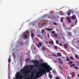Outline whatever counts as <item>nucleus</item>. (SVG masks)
Listing matches in <instances>:
<instances>
[{"label":"nucleus","instance_id":"10","mask_svg":"<svg viewBox=\"0 0 79 79\" xmlns=\"http://www.w3.org/2000/svg\"><path fill=\"white\" fill-rule=\"evenodd\" d=\"M76 17L75 15H73L71 17V19H75L74 20H76V19H76Z\"/></svg>","mask_w":79,"mask_h":79},{"label":"nucleus","instance_id":"18","mask_svg":"<svg viewBox=\"0 0 79 79\" xmlns=\"http://www.w3.org/2000/svg\"><path fill=\"white\" fill-rule=\"evenodd\" d=\"M24 44L25 45H28L29 44V43L27 42H25L24 43H23L22 44H21V45H23Z\"/></svg>","mask_w":79,"mask_h":79},{"label":"nucleus","instance_id":"59","mask_svg":"<svg viewBox=\"0 0 79 79\" xmlns=\"http://www.w3.org/2000/svg\"><path fill=\"white\" fill-rule=\"evenodd\" d=\"M32 67H34V66H32Z\"/></svg>","mask_w":79,"mask_h":79},{"label":"nucleus","instance_id":"8","mask_svg":"<svg viewBox=\"0 0 79 79\" xmlns=\"http://www.w3.org/2000/svg\"><path fill=\"white\" fill-rule=\"evenodd\" d=\"M73 13V11L72 10H69L67 12V15L68 16H69V15H70V14H71V13Z\"/></svg>","mask_w":79,"mask_h":79},{"label":"nucleus","instance_id":"49","mask_svg":"<svg viewBox=\"0 0 79 79\" xmlns=\"http://www.w3.org/2000/svg\"><path fill=\"white\" fill-rule=\"evenodd\" d=\"M13 57H15V56H14V55H15V53H13Z\"/></svg>","mask_w":79,"mask_h":79},{"label":"nucleus","instance_id":"24","mask_svg":"<svg viewBox=\"0 0 79 79\" xmlns=\"http://www.w3.org/2000/svg\"><path fill=\"white\" fill-rule=\"evenodd\" d=\"M52 56H56V57H57V55H56V54H52Z\"/></svg>","mask_w":79,"mask_h":79},{"label":"nucleus","instance_id":"26","mask_svg":"<svg viewBox=\"0 0 79 79\" xmlns=\"http://www.w3.org/2000/svg\"><path fill=\"white\" fill-rule=\"evenodd\" d=\"M75 58H76L77 59H79V56H78V55H75Z\"/></svg>","mask_w":79,"mask_h":79},{"label":"nucleus","instance_id":"1","mask_svg":"<svg viewBox=\"0 0 79 79\" xmlns=\"http://www.w3.org/2000/svg\"><path fill=\"white\" fill-rule=\"evenodd\" d=\"M26 68L24 67L23 69H22L20 70V72L22 73H24V74H25V75L24 76V77L25 78L29 76V73H32V66H31V68L27 69V72H25Z\"/></svg>","mask_w":79,"mask_h":79},{"label":"nucleus","instance_id":"2","mask_svg":"<svg viewBox=\"0 0 79 79\" xmlns=\"http://www.w3.org/2000/svg\"><path fill=\"white\" fill-rule=\"evenodd\" d=\"M44 64H45L47 68H45L44 70L43 71H41V73L44 76V74H46L47 73H51V72H50L51 70H52V67H50V66L48 65L47 63H43Z\"/></svg>","mask_w":79,"mask_h":79},{"label":"nucleus","instance_id":"36","mask_svg":"<svg viewBox=\"0 0 79 79\" xmlns=\"http://www.w3.org/2000/svg\"><path fill=\"white\" fill-rule=\"evenodd\" d=\"M56 44H59V41H58V40L56 41Z\"/></svg>","mask_w":79,"mask_h":79},{"label":"nucleus","instance_id":"37","mask_svg":"<svg viewBox=\"0 0 79 79\" xmlns=\"http://www.w3.org/2000/svg\"><path fill=\"white\" fill-rule=\"evenodd\" d=\"M70 59H71V60H74V59L73 57L71 56H70Z\"/></svg>","mask_w":79,"mask_h":79},{"label":"nucleus","instance_id":"55","mask_svg":"<svg viewBox=\"0 0 79 79\" xmlns=\"http://www.w3.org/2000/svg\"><path fill=\"white\" fill-rule=\"evenodd\" d=\"M9 64H8L9 65H10V63H9Z\"/></svg>","mask_w":79,"mask_h":79},{"label":"nucleus","instance_id":"34","mask_svg":"<svg viewBox=\"0 0 79 79\" xmlns=\"http://www.w3.org/2000/svg\"><path fill=\"white\" fill-rule=\"evenodd\" d=\"M52 33L53 35L55 34V31H53L52 32Z\"/></svg>","mask_w":79,"mask_h":79},{"label":"nucleus","instance_id":"48","mask_svg":"<svg viewBox=\"0 0 79 79\" xmlns=\"http://www.w3.org/2000/svg\"><path fill=\"white\" fill-rule=\"evenodd\" d=\"M59 45H60V46H62V44H61L60 43Z\"/></svg>","mask_w":79,"mask_h":79},{"label":"nucleus","instance_id":"53","mask_svg":"<svg viewBox=\"0 0 79 79\" xmlns=\"http://www.w3.org/2000/svg\"><path fill=\"white\" fill-rule=\"evenodd\" d=\"M27 68H28V69H29V66L27 65Z\"/></svg>","mask_w":79,"mask_h":79},{"label":"nucleus","instance_id":"13","mask_svg":"<svg viewBox=\"0 0 79 79\" xmlns=\"http://www.w3.org/2000/svg\"><path fill=\"white\" fill-rule=\"evenodd\" d=\"M64 47L65 49H67L68 48V45L66 44L64 45Z\"/></svg>","mask_w":79,"mask_h":79},{"label":"nucleus","instance_id":"35","mask_svg":"<svg viewBox=\"0 0 79 79\" xmlns=\"http://www.w3.org/2000/svg\"><path fill=\"white\" fill-rule=\"evenodd\" d=\"M71 32H68L67 34L68 35H70V34H71Z\"/></svg>","mask_w":79,"mask_h":79},{"label":"nucleus","instance_id":"17","mask_svg":"<svg viewBox=\"0 0 79 79\" xmlns=\"http://www.w3.org/2000/svg\"><path fill=\"white\" fill-rule=\"evenodd\" d=\"M63 19H64V18L63 17H62L60 19V20L61 23H63Z\"/></svg>","mask_w":79,"mask_h":79},{"label":"nucleus","instance_id":"46","mask_svg":"<svg viewBox=\"0 0 79 79\" xmlns=\"http://www.w3.org/2000/svg\"><path fill=\"white\" fill-rule=\"evenodd\" d=\"M53 24H54V25H57V23H53Z\"/></svg>","mask_w":79,"mask_h":79},{"label":"nucleus","instance_id":"4","mask_svg":"<svg viewBox=\"0 0 79 79\" xmlns=\"http://www.w3.org/2000/svg\"><path fill=\"white\" fill-rule=\"evenodd\" d=\"M27 33V31H26L25 32H24L23 35H22L20 36V38L19 40L18 41H20V42H22V41L21 40H22L23 38H24H24L25 39H28V40H29V36H27V35L26 34Z\"/></svg>","mask_w":79,"mask_h":79},{"label":"nucleus","instance_id":"39","mask_svg":"<svg viewBox=\"0 0 79 79\" xmlns=\"http://www.w3.org/2000/svg\"><path fill=\"white\" fill-rule=\"evenodd\" d=\"M47 16H48L47 15H44V18H46Z\"/></svg>","mask_w":79,"mask_h":79},{"label":"nucleus","instance_id":"58","mask_svg":"<svg viewBox=\"0 0 79 79\" xmlns=\"http://www.w3.org/2000/svg\"><path fill=\"white\" fill-rule=\"evenodd\" d=\"M56 31H58V29H56Z\"/></svg>","mask_w":79,"mask_h":79},{"label":"nucleus","instance_id":"27","mask_svg":"<svg viewBox=\"0 0 79 79\" xmlns=\"http://www.w3.org/2000/svg\"><path fill=\"white\" fill-rule=\"evenodd\" d=\"M45 32V30L44 29H42L41 30V33L42 34H44Z\"/></svg>","mask_w":79,"mask_h":79},{"label":"nucleus","instance_id":"19","mask_svg":"<svg viewBox=\"0 0 79 79\" xmlns=\"http://www.w3.org/2000/svg\"><path fill=\"white\" fill-rule=\"evenodd\" d=\"M37 37H39V38H42V36L40 34L37 35Z\"/></svg>","mask_w":79,"mask_h":79},{"label":"nucleus","instance_id":"21","mask_svg":"<svg viewBox=\"0 0 79 79\" xmlns=\"http://www.w3.org/2000/svg\"><path fill=\"white\" fill-rule=\"evenodd\" d=\"M46 49V48H45V47H44V46H43L42 48V50H45Z\"/></svg>","mask_w":79,"mask_h":79},{"label":"nucleus","instance_id":"52","mask_svg":"<svg viewBox=\"0 0 79 79\" xmlns=\"http://www.w3.org/2000/svg\"><path fill=\"white\" fill-rule=\"evenodd\" d=\"M48 43H49V44H51V42L49 41L48 42Z\"/></svg>","mask_w":79,"mask_h":79},{"label":"nucleus","instance_id":"31","mask_svg":"<svg viewBox=\"0 0 79 79\" xmlns=\"http://www.w3.org/2000/svg\"><path fill=\"white\" fill-rule=\"evenodd\" d=\"M56 79H60V78L59 77L57 76L56 77Z\"/></svg>","mask_w":79,"mask_h":79},{"label":"nucleus","instance_id":"29","mask_svg":"<svg viewBox=\"0 0 79 79\" xmlns=\"http://www.w3.org/2000/svg\"><path fill=\"white\" fill-rule=\"evenodd\" d=\"M70 66L71 67H73L75 66V64H73L71 65H70Z\"/></svg>","mask_w":79,"mask_h":79},{"label":"nucleus","instance_id":"47","mask_svg":"<svg viewBox=\"0 0 79 79\" xmlns=\"http://www.w3.org/2000/svg\"><path fill=\"white\" fill-rule=\"evenodd\" d=\"M68 79H71V77H70L68 76Z\"/></svg>","mask_w":79,"mask_h":79},{"label":"nucleus","instance_id":"45","mask_svg":"<svg viewBox=\"0 0 79 79\" xmlns=\"http://www.w3.org/2000/svg\"><path fill=\"white\" fill-rule=\"evenodd\" d=\"M53 72L54 73H56V71L55 70H53Z\"/></svg>","mask_w":79,"mask_h":79},{"label":"nucleus","instance_id":"22","mask_svg":"<svg viewBox=\"0 0 79 79\" xmlns=\"http://www.w3.org/2000/svg\"><path fill=\"white\" fill-rule=\"evenodd\" d=\"M49 77L50 79H52V76L50 74H49Z\"/></svg>","mask_w":79,"mask_h":79},{"label":"nucleus","instance_id":"43","mask_svg":"<svg viewBox=\"0 0 79 79\" xmlns=\"http://www.w3.org/2000/svg\"><path fill=\"white\" fill-rule=\"evenodd\" d=\"M58 60L60 61H61V59L60 58H58Z\"/></svg>","mask_w":79,"mask_h":79},{"label":"nucleus","instance_id":"50","mask_svg":"<svg viewBox=\"0 0 79 79\" xmlns=\"http://www.w3.org/2000/svg\"><path fill=\"white\" fill-rule=\"evenodd\" d=\"M47 35L48 37H50V36L48 34H47Z\"/></svg>","mask_w":79,"mask_h":79},{"label":"nucleus","instance_id":"14","mask_svg":"<svg viewBox=\"0 0 79 79\" xmlns=\"http://www.w3.org/2000/svg\"><path fill=\"white\" fill-rule=\"evenodd\" d=\"M46 29L48 31H52L53 30V29L52 28H46Z\"/></svg>","mask_w":79,"mask_h":79},{"label":"nucleus","instance_id":"7","mask_svg":"<svg viewBox=\"0 0 79 79\" xmlns=\"http://www.w3.org/2000/svg\"><path fill=\"white\" fill-rule=\"evenodd\" d=\"M66 19L67 20V22L69 23H71V18L69 17H67Z\"/></svg>","mask_w":79,"mask_h":79},{"label":"nucleus","instance_id":"44","mask_svg":"<svg viewBox=\"0 0 79 79\" xmlns=\"http://www.w3.org/2000/svg\"><path fill=\"white\" fill-rule=\"evenodd\" d=\"M60 68V69H63V68L61 66H59Z\"/></svg>","mask_w":79,"mask_h":79},{"label":"nucleus","instance_id":"12","mask_svg":"<svg viewBox=\"0 0 79 79\" xmlns=\"http://www.w3.org/2000/svg\"><path fill=\"white\" fill-rule=\"evenodd\" d=\"M42 68H45V67L44 65H41L40 67H39V69L42 71Z\"/></svg>","mask_w":79,"mask_h":79},{"label":"nucleus","instance_id":"42","mask_svg":"<svg viewBox=\"0 0 79 79\" xmlns=\"http://www.w3.org/2000/svg\"><path fill=\"white\" fill-rule=\"evenodd\" d=\"M51 42L52 44H54V43H53V40H52L51 41Z\"/></svg>","mask_w":79,"mask_h":79},{"label":"nucleus","instance_id":"3","mask_svg":"<svg viewBox=\"0 0 79 79\" xmlns=\"http://www.w3.org/2000/svg\"><path fill=\"white\" fill-rule=\"evenodd\" d=\"M36 73V77L34 76V72H31V74L32 76L31 77V79H37V78H39L40 77L42 76L43 74L42 73L41 71H39V72H37L36 71L35 72Z\"/></svg>","mask_w":79,"mask_h":79},{"label":"nucleus","instance_id":"30","mask_svg":"<svg viewBox=\"0 0 79 79\" xmlns=\"http://www.w3.org/2000/svg\"><path fill=\"white\" fill-rule=\"evenodd\" d=\"M46 24V23H43L41 24V26H45V25Z\"/></svg>","mask_w":79,"mask_h":79},{"label":"nucleus","instance_id":"38","mask_svg":"<svg viewBox=\"0 0 79 79\" xmlns=\"http://www.w3.org/2000/svg\"><path fill=\"white\" fill-rule=\"evenodd\" d=\"M54 47L55 49H56V50H57V46H54Z\"/></svg>","mask_w":79,"mask_h":79},{"label":"nucleus","instance_id":"41","mask_svg":"<svg viewBox=\"0 0 79 79\" xmlns=\"http://www.w3.org/2000/svg\"><path fill=\"white\" fill-rule=\"evenodd\" d=\"M59 63H60V64H62L63 63V61L60 60V61H59Z\"/></svg>","mask_w":79,"mask_h":79},{"label":"nucleus","instance_id":"56","mask_svg":"<svg viewBox=\"0 0 79 79\" xmlns=\"http://www.w3.org/2000/svg\"><path fill=\"white\" fill-rule=\"evenodd\" d=\"M46 43H48V42H47V41H46Z\"/></svg>","mask_w":79,"mask_h":79},{"label":"nucleus","instance_id":"23","mask_svg":"<svg viewBox=\"0 0 79 79\" xmlns=\"http://www.w3.org/2000/svg\"><path fill=\"white\" fill-rule=\"evenodd\" d=\"M54 36H55L56 38H57L58 37V34H57V33H55L54 34Z\"/></svg>","mask_w":79,"mask_h":79},{"label":"nucleus","instance_id":"28","mask_svg":"<svg viewBox=\"0 0 79 79\" xmlns=\"http://www.w3.org/2000/svg\"><path fill=\"white\" fill-rule=\"evenodd\" d=\"M74 68H75V69H76V70H77V69H79V67H78L77 66H75L74 67Z\"/></svg>","mask_w":79,"mask_h":79},{"label":"nucleus","instance_id":"25","mask_svg":"<svg viewBox=\"0 0 79 79\" xmlns=\"http://www.w3.org/2000/svg\"><path fill=\"white\" fill-rule=\"evenodd\" d=\"M29 59H27L25 60V61H26V62H29Z\"/></svg>","mask_w":79,"mask_h":79},{"label":"nucleus","instance_id":"15","mask_svg":"<svg viewBox=\"0 0 79 79\" xmlns=\"http://www.w3.org/2000/svg\"><path fill=\"white\" fill-rule=\"evenodd\" d=\"M34 33H32L31 34V37H32V40H34Z\"/></svg>","mask_w":79,"mask_h":79},{"label":"nucleus","instance_id":"20","mask_svg":"<svg viewBox=\"0 0 79 79\" xmlns=\"http://www.w3.org/2000/svg\"><path fill=\"white\" fill-rule=\"evenodd\" d=\"M66 60L67 61H70V59L69 57H67Z\"/></svg>","mask_w":79,"mask_h":79},{"label":"nucleus","instance_id":"33","mask_svg":"<svg viewBox=\"0 0 79 79\" xmlns=\"http://www.w3.org/2000/svg\"><path fill=\"white\" fill-rule=\"evenodd\" d=\"M74 74V72L71 73H70V74H71V75H73Z\"/></svg>","mask_w":79,"mask_h":79},{"label":"nucleus","instance_id":"9","mask_svg":"<svg viewBox=\"0 0 79 79\" xmlns=\"http://www.w3.org/2000/svg\"><path fill=\"white\" fill-rule=\"evenodd\" d=\"M39 44H36V45L37 47H38V48H40V47H42V44L40 42H39Z\"/></svg>","mask_w":79,"mask_h":79},{"label":"nucleus","instance_id":"60","mask_svg":"<svg viewBox=\"0 0 79 79\" xmlns=\"http://www.w3.org/2000/svg\"><path fill=\"white\" fill-rule=\"evenodd\" d=\"M9 69H8V70H9Z\"/></svg>","mask_w":79,"mask_h":79},{"label":"nucleus","instance_id":"16","mask_svg":"<svg viewBox=\"0 0 79 79\" xmlns=\"http://www.w3.org/2000/svg\"><path fill=\"white\" fill-rule=\"evenodd\" d=\"M57 55L58 56H61V53L60 52H58L57 54Z\"/></svg>","mask_w":79,"mask_h":79},{"label":"nucleus","instance_id":"51","mask_svg":"<svg viewBox=\"0 0 79 79\" xmlns=\"http://www.w3.org/2000/svg\"><path fill=\"white\" fill-rule=\"evenodd\" d=\"M63 26H64L65 27H66V25H65L64 24H63Z\"/></svg>","mask_w":79,"mask_h":79},{"label":"nucleus","instance_id":"40","mask_svg":"<svg viewBox=\"0 0 79 79\" xmlns=\"http://www.w3.org/2000/svg\"><path fill=\"white\" fill-rule=\"evenodd\" d=\"M75 76H76V75H73L72 76V77H75Z\"/></svg>","mask_w":79,"mask_h":79},{"label":"nucleus","instance_id":"54","mask_svg":"<svg viewBox=\"0 0 79 79\" xmlns=\"http://www.w3.org/2000/svg\"><path fill=\"white\" fill-rule=\"evenodd\" d=\"M48 18H49V19H51V18L49 17H48Z\"/></svg>","mask_w":79,"mask_h":79},{"label":"nucleus","instance_id":"57","mask_svg":"<svg viewBox=\"0 0 79 79\" xmlns=\"http://www.w3.org/2000/svg\"><path fill=\"white\" fill-rule=\"evenodd\" d=\"M78 77H79V74H78Z\"/></svg>","mask_w":79,"mask_h":79},{"label":"nucleus","instance_id":"11","mask_svg":"<svg viewBox=\"0 0 79 79\" xmlns=\"http://www.w3.org/2000/svg\"><path fill=\"white\" fill-rule=\"evenodd\" d=\"M11 61V56H10L9 59H8V62L9 63H10Z\"/></svg>","mask_w":79,"mask_h":79},{"label":"nucleus","instance_id":"5","mask_svg":"<svg viewBox=\"0 0 79 79\" xmlns=\"http://www.w3.org/2000/svg\"><path fill=\"white\" fill-rule=\"evenodd\" d=\"M31 62L32 63H36L37 64V66H40V62L38 61L37 60H32L31 61Z\"/></svg>","mask_w":79,"mask_h":79},{"label":"nucleus","instance_id":"6","mask_svg":"<svg viewBox=\"0 0 79 79\" xmlns=\"http://www.w3.org/2000/svg\"><path fill=\"white\" fill-rule=\"evenodd\" d=\"M77 19H76L75 20H74L73 21V25H71V27H73L74 26H76V24H77Z\"/></svg>","mask_w":79,"mask_h":79},{"label":"nucleus","instance_id":"32","mask_svg":"<svg viewBox=\"0 0 79 79\" xmlns=\"http://www.w3.org/2000/svg\"><path fill=\"white\" fill-rule=\"evenodd\" d=\"M69 64H72V63H73V61H70L69 62Z\"/></svg>","mask_w":79,"mask_h":79}]
</instances>
